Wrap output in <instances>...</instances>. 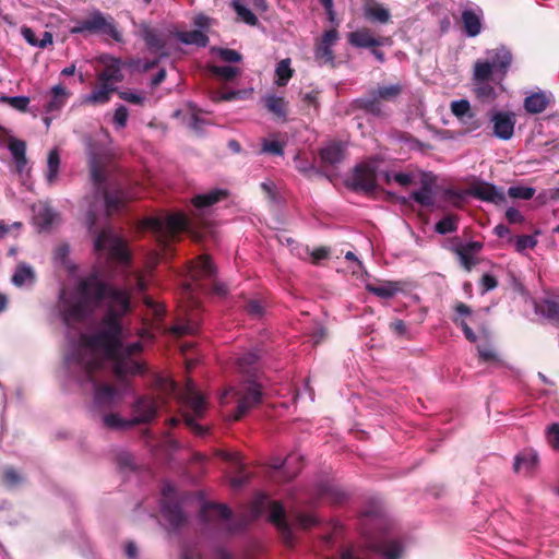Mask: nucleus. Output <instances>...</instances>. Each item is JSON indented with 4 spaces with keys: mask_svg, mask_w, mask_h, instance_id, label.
Here are the masks:
<instances>
[{
    "mask_svg": "<svg viewBox=\"0 0 559 559\" xmlns=\"http://www.w3.org/2000/svg\"><path fill=\"white\" fill-rule=\"evenodd\" d=\"M104 302L107 304V311L100 319L97 330L80 336L83 347L92 353L85 358L79 352V364L90 380L103 365L97 354L112 362L114 373L119 380L144 373L145 366L132 359L134 354L142 350V344L135 342L124 346L122 342L121 318L130 311V296L127 292L104 282L98 272L93 271L80 278L71 296L62 301V320L68 325L83 322Z\"/></svg>",
    "mask_w": 559,
    "mask_h": 559,
    "instance_id": "f257e3e1",
    "label": "nucleus"
},
{
    "mask_svg": "<svg viewBox=\"0 0 559 559\" xmlns=\"http://www.w3.org/2000/svg\"><path fill=\"white\" fill-rule=\"evenodd\" d=\"M512 56L504 47L487 50L486 59L478 60L474 67L473 84L478 98L493 100L498 91H502L503 81L511 64Z\"/></svg>",
    "mask_w": 559,
    "mask_h": 559,
    "instance_id": "f03ea898",
    "label": "nucleus"
},
{
    "mask_svg": "<svg viewBox=\"0 0 559 559\" xmlns=\"http://www.w3.org/2000/svg\"><path fill=\"white\" fill-rule=\"evenodd\" d=\"M266 508L270 509L269 520L280 531L283 542L287 546H293L294 535L292 526L287 521L284 507L278 501H270L267 496L263 493L255 496L250 504L249 513L241 515L237 523L229 527V531H240L246 528L252 521L261 516Z\"/></svg>",
    "mask_w": 559,
    "mask_h": 559,
    "instance_id": "7ed1b4c3",
    "label": "nucleus"
},
{
    "mask_svg": "<svg viewBox=\"0 0 559 559\" xmlns=\"http://www.w3.org/2000/svg\"><path fill=\"white\" fill-rule=\"evenodd\" d=\"M138 36H140L147 50L155 55L153 60H145L141 58L132 59L130 66L135 70L146 72L157 66L162 57L167 56V44L169 43L171 32L165 27L153 26L147 23H140L138 25Z\"/></svg>",
    "mask_w": 559,
    "mask_h": 559,
    "instance_id": "20e7f679",
    "label": "nucleus"
},
{
    "mask_svg": "<svg viewBox=\"0 0 559 559\" xmlns=\"http://www.w3.org/2000/svg\"><path fill=\"white\" fill-rule=\"evenodd\" d=\"M91 179L97 190L103 193L108 216L119 212L133 198L121 186L107 188L105 183V167L99 157L93 154L88 160Z\"/></svg>",
    "mask_w": 559,
    "mask_h": 559,
    "instance_id": "39448f33",
    "label": "nucleus"
},
{
    "mask_svg": "<svg viewBox=\"0 0 559 559\" xmlns=\"http://www.w3.org/2000/svg\"><path fill=\"white\" fill-rule=\"evenodd\" d=\"M261 396L260 383L255 380H247L236 388L225 390L219 396V402L223 405L234 402L236 414L233 419H239L260 403Z\"/></svg>",
    "mask_w": 559,
    "mask_h": 559,
    "instance_id": "423d86ee",
    "label": "nucleus"
},
{
    "mask_svg": "<svg viewBox=\"0 0 559 559\" xmlns=\"http://www.w3.org/2000/svg\"><path fill=\"white\" fill-rule=\"evenodd\" d=\"M71 34H104L110 36L115 41L123 40L121 32L117 28L115 20L105 15L99 10H93L85 19L73 20Z\"/></svg>",
    "mask_w": 559,
    "mask_h": 559,
    "instance_id": "0eeeda50",
    "label": "nucleus"
},
{
    "mask_svg": "<svg viewBox=\"0 0 559 559\" xmlns=\"http://www.w3.org/2000/svg\"><path fill=\"white\" fill-rule=\"evenodd\" d=\"M97 215L94 211H88L86 214V226L91 234H96L94 247L97 252L110 249L111 255L127 260L128 252L119 238H117L109 228H103L99 231L96 229Z\"/></svg>",
    "mask_w": 559,
    "mask_h": 559,
    "instance_id": "6e6552de",
    "label": "nucleus"
},
{
    "mask_svg": "<svg viewBox=\"0 0 559 559\" xmlns=\"http://www.w3.org/2000/svg\"><path fill=\"white\" fill-rule=\"evenodd\" d=\"M454 323L460 325L463 330L465 337L476 344L479 359L484 362H499V356L491 343L489 331L480 325L478 334H476L469 324L462 318H455Z\"/></svg>",
    "mask_w": 559,
    "mask_h": 559,
    "instance_id": "1a4fd4ad",
    "label": "nucleus"
},
{
    "mask_svg": "<svg viewBox=\"0 0 559 559\" xmlns=\"http://www.w3.org/2000/svg\"><path fill=\"white\" fill-rule=\"evenodd\" d=\"M141 228L152 231L160 248L165 250L175 240V213L168 214L166 219L162 217H147L142 222Z\"/></svg>",
    "mask_w": 559,
    "mask_h": 559,
    "instance_id": "9d476101",
    "label": "nucleus"
},
{
    "mask_svg": "<svg viewBox=\"0 0 559 559\" xmlns=\"http://www.w3.org/2000/svg\"><path fill=\"white\" fill-rule=\"evenodd\" d=\"M158 522L169 534L175 531V487L170 483L160 491Z\"/></svg>",
    "mask_w": 559,
    "mask_h": 559,
    "instance_id": "9b49d317",
    "label": "nucleus"
},
{
    "mask_svg": "<svg viewBox=\"0 0 559 559\" xmlns=\"http://www.w3.org/2000/svg\"><path fill=\"white\" fill-rule=\"evenodd\" d=\"M489 120L492 124V133L496 138L508 141L513 136L516 117L514 112L493 110Z\"/></svg>",
    "mask_w": 559,
    "mask_h": 559,
    "instance_id": "f8f14e48",
    "label": "nucleus"
},
{
    "mask_svg": "<svg viewBox=\"0 0 559 559\" xmlns=\"http://www.w3.org/2000/svg\"><path fill=\"white\" fill-rule=\"evenodd\" d=\"M142 437L151 444L152 453L156 461L162 464L171 463L175 453V441L170 435H166L157 442H154L151 431L146 428L142 431Z\"/></svg>",
    "mask_w": 559,
    "mask_h": 559,
    "instance_id": "ddd939ff",
    "label": "nucleus"
},
{
    "mask_svg": "<svg viewBox=\"0 0 559 559\" xmlns=\"http://www.w3.org/2000/svg\"><path fill=\"white\" fill-rule=\"evenodd\" d=\"M377 180V163L368 160L357 165L354 169L353 185L356 189L372 190Z\"/></svg>",
    "mask_w": 559,
    "mask_h": 559,
    "instance_id": "4468645a",
    "label": "nucleus"
},
{
    "mask_svg": "<svg viewBox=\"0 0 559 559\" xmlns=\"http://www.w3.org/2000/svg\"><path fill=\"white\" fill-rule=\"evenodd\" d=\"M215 454L222 460L228 462L237 474L230 479V485L234 488H239L249 481V475L245 473L246 465L242 462V457L239 452L217 450Z\"/></svg>",
    "mask_w": 559,
    "mask_h": 559,
    "instance_id": "2eb2a0df",
    "label": "nucleus"
},
{
    "mask_svg": "<svg viewBox=\"0 0 559 559\" xmlns=\"http://www.w3.org/2000/svg\"><path fill=\"white\" fill-rule=\"evenodd\" d=\"M215 272V267L212 264V261L206 255L199 257L195 261H192L188 269L187 273L189 278L193 283H189L187 288L195 289L199 287L198 281L201 278L211 277Z\"/></svg>",
    "mask_w": 559,
    "mask_h": 559,
    "instance_id": "dca6fc26",
    "label": "nucleus"
},
{
    "mask_svg": "<svg viewBox=\"0 0 559 559\" xmlns=\"http://www.w3.org/2000/svg\"><path fill=\"white\" fill-rule=\"evenodd\" d=\"M338 39V32L335 28L323 33L321 39L316 44L314 57L320 64L332 63L334 53L332 47Z\"/></svg>",
    "mask_w": 559,
    "mask_h": 559,
    "instance_id": "f3484780",
    "label": "nucleus"
},
{
    "mask_svg": "<svg viewBox=\"0 0 559 559\" xmlns=\"http://www.w3.org/2000/svg\"><path fill=\"white\" fill-rule=\"evenodd\" d=\"M539 465V457L533 449H524L514 457L513 471L525 476L533 475Z\"/></svg>",
    "mask_w": 559,
    "mask_h": 559,
    "instance_id": "a211bd4d",
    "label": "nucleus"
},
{
    "mask_svg": "<svg viewBox=\"0 0 559 559\" xmlns=\"http://www.w3.org/2000/svg\"><path fill=\"white\" fill-rule=\"evenodd\" d=\"M34 224L39 231L49 230L52 225L59 219V214L48 204L40 202L33 206Z\"/></svg>",
    "mask_w": 559,
    "mask_h": 559,
    "instance_id": "6ab92c4d",
    "label": "nucleus"
},
{
    "mask_svg": "<svg viewBox=\"0 0 559 559\" xmlns=\"http://www.w3.org/2000/svg\"><path fill=\"white\" fill-rule=\"evenodd\" d=\"M163 402L151 395H144L138 399L134 404V412L136 415L132 419H155L158 416V409Z\"/></svg>",
    "mask_w": 559,
    "mask_h": 559,
    "instance_id": "aec40b11",
    "label": "nucleus"
},
{
    "mask_svg": "<svg viewBox=\"0 0 559 559\" xmlns=\"http://www.w3.org/2000/svg\"><path fill=\"white\" fill-rule=\"evenodd\" d=\"M471 194L481 201L490 202L497 205L506 202L503 190L487 182L474 186L471 189Z\"/></svg>",
    "mask_w": 559,
    "mask_h": 559,
    "instance_id": "412c9836",
    "label": "nucleus"
},
{
    "mask_svg": "<svg viewBox=\"0 0 559 559\" xmlns=\"http://www.w3.org/2000/svg\"><path fill=\"white\" fill-rule=\"evenodd\" d=\"M401 93V86L393 84L389 86H380L373 93V99L364 100V107L367 111L379 115L380 107L378 99H393Z\"/></svg>",
    "mask_w": 559,
    "mask_h": 559,
    "instance_id": "4be33fe9",
    "label": "nucleus"
},
{
    "mask_svg": "<svg viewBox=\"0 0 559 559\" xmlns=\"http://www.w3.org/2000/svg\"><path fill=\"white\" fill-rule=\"evenodd\" d=\"M228 191L222 188H215L204 193H200L192 199V205L195 210L203 212L207 207L227 199Z\"/></svg>",
    "mask_w": 559,
    "mask_h": 559,
    "instance_id": "5701e85b",
    "label": "nucleus"
},
{
    "mask_svg": "<svg viewBox=\"0 0 559 559\" xmlns=\"http://www.w3.org/2000/svg\"><path fill=\"white\" fill-rule=\"evenodd\" d=\"M535 311L559 324V296L547 295L534 302Z\"/></svg>",
    "mask_w": 559,
    "mask_h": 559,
    "instance_id": "b1692460",
    "label": "nucleus"
},
{
    "mask_svg": "<svg viewBox=\"0 0 559 559\" xmlns=\"http://www.w3.org/2000/svg\"><path fill=\"white\" fill-rule=\"evenodd\" d=\"M348 43L357 48H374L381 46L383 40L373 36L368 28H360L348 34Z\"/></svg>",
    "mask_w": 559,
    "mask_h": 559,
    "instance_id": "393cba45",
    "label": "nucleus"
},
{
    "mask_svg": "<svg viewBox=\"0 0 559 559\" xmlns=\"http://www.w3.org/2000/svg\"><path fill=\"white\" fill-rule=\"evenodd\" d=\"M116 91H117V88L112 84L97 82V86L91 92V94L83 97L82 104H84V105L107 104L111 98V94Z\"/></svg>",
    "mask_w": 559,
    "mask_h": 559,
    "instance_id": "a878e982",
    "label": "nucleus"
},
{
    "mask_svg": "<svg viewBox=\"0 0 559 559\" xmlns=\"http://www.w3.org/2000/svg\"><path fill=\"white\" fill-rule=\"evenodd\" d=\"M248 3L253 5L257 9L265 10V1L264 0H235L233 2V7L237 13V16L248 25H255L258 19L257 16L246 7L243 3Z\"/></svg>",
    "mask_w": 559,
    "mask_h": 559,
    "instance_id": "bb28decb",
    "label": "nucleus"
},
{
    "mask_svg": "<svg viewBox=\"0 0 559 559\" xmlns=\"http://www.w3.org/2000/svg\"><path fill=\"white\" fill-rule=\"evenodd\" d=\"M50 99L45 105L46 112L59 111L68 102L71 92L62 84H57L50 90Z\"/></svg>",
    "mask_w": 559,
    "mask_h": 559,
    "instance_id": "cd10ccee",
    "label": "nucleus"
},
{
    "mask_svg": "<svg viewBox=\"0 0 559 559\" xmlns=\"http://www.w3.org/2000/svg\"><path fill=\"white\" fill-rule=\"evenodd\" d=\"M8 148L14 159L17 171L22 173L27 165L26 142L14 136H9Z\"/></svg>",
    "mask_w": 559,
    "mask_h": 559,
    "instance_id": "c85d7f7f",
    "label": "nucleus"
},
{
    "mask_svg": "<svg viewBox=\"0 0 559 559\" xmlns=\"http://www.w3.org/2000/svg\"><path fill=\"white\" fill-rule=\"evenodd\" d=\"M322 163L326 165H336L345 157V145L341 142H331L320 151Z\"/></svg>",
    "mask_w": 559,
    "mask_h": 559,
    "instance_id": "c756f323",
    "label": "nucleus"
},
{
    "mask_svg": "<svg viewBox=\"0 0 559 559\" xmlns=\"http://www.w3.org/2000/svg\"><path fill=\"white\" fill-rule=\"evenodd\" d=\"M200 326V313L198 310H192L185 313V317H177V336L181 334H194Z\"/></svg>",
    "mask_w": 559,
    "mask_h": 559,
    "instance_id": "7c9ffc66",
    "label": "nucleus"
},
{
    "mask_svg": "<svg viewBox=\"0 0 559 559\" xmlns=\"http://www.w3.org/2000/svg\"><path fill=\"white\" fill-rule=\"evenodd\" d=\"M183 400L197 415L202 414L206 406L205 397L192 382H188L183 394Z\"/></svg>",
    "mask_w": 559,
    "mask_h": 559,
    "instance_id": "2f4dec72",
    "label": "nucleus"
},
{
    "mask_svg": "<svg viewBox=\"0 0 559 559\" xmlns=\"http://www.w3.org/2000/svg\"><path fill=\"white\" fill-rule=\"evenodd\" d=\"M252 92H253L252 88L229 90V91L213 90L210 92V98L213 103L230 102V100H236V99H247L251 96Z\"/></svg>",
    "mask_w": 559,
    "mask_h": 559,
    "instance_id": "473e14b6",
    "label": "nucleus"
},
{
    "mask_svg": "<svg viewBox=\"0 0 559 559\" xmlns=\"http://www.w3.org/2000/svg\"><path fill=\"white\" fill-rule=\"evenodd\" d=\"M201 516L205 522H210L215 519L228 520L231 516V510L225 504L207 503L203 506Z\"/></svg>",
    "mask_w": 559,
    "mask_h": 559,
    "instance_id": "72a5a7b5",
    "label": "nucleus"
},
{
    "mask_svg": "<svg viewBox=\"0 0 559 559\" xmlns=\"http://www.w3.org/2000/svg\"><path fill=\"white\" fill-rule=\"evenodd\" d=\"M549 102L550 99L545 93H534L525 98L524 107L530 114H539L546 109Z\"/></svg>",
    "mask_w": 559,
    "mask_h": 559,
    "instance_id": "f704fd0d",
    "label": "nucleus"
},
{
    "mask_svg": "<svg viewBox=\"0 0 559 559\" xmlns=\"http://www.w3.org/2000/svg\"><path fill=\"white\" fill-rule=\"evenodd\" d=\"M35 282V272L32 266L27 265L26 263H20L16 266V270L14 274L12 275V283L17 286L22 287L23 285Z\"/></svg>",
    "mask_w": 559,
    "mask_h": 559,
    "instance_id": "c9c22d12",
    "label": "nucleus"
},
{
    "mask_svg": "<svg viewBox=\"0 0 559 559\" xmlns=\"http://www.w3.org/2000/svg\"><path fill=\"white\" fill-rule=\"evenodd\" d=\"M264 106L266 109L278 118L286 117L287 103L283 97L274 94H269L263 98Z\"/></svg>",
    "mask_w": 559,
    "mask_h": 559,
    "instance_id": "e433bc0d",
    "label": "nucleus"
},
{
    "mask_svg": "<svg viewBox=\"0 0 559 559\" xmlns=\"http://www.w3.org/2000/svg\"><path fill=\"white\" fill-rule=\"evenodd\" d=\"M117 390L109 384H99L95 386L94 401L98 406L109 405L116 397Z\"/></svg>",
    "mask_w": 559,
    "mask_h": 559,
    "instance_id": "4c0bfd02",
    "label": "nucleus"
},
{
    "mask_svg": "<svg viewBox=\"0 0 559 559\" xmlns=\"http://www.w3.org/2000/svg\"><path fill=\"white\" fill-rule=\"evenodd\" d=\"M462 20L464 23L465 31L468 36H476L480 33L481 23L480 16L477 12L473 10H465L462 13Z\"/></svg>",
    "mask_w": 559,
    "mask_h": 559,
    "instance_id": "58836bf2",
    "label": "nucleus"
},
{
    "mask_svg": "<svg viewBox=\"0 0 559 559\" xmlns=\"http://www.w3.org/2000/svg\"><path fill=\"white\" fill-rule=\"evenodd\" d=\"M177 41H181L187 45H195L198 47H205L207 45L209 38L201 31H190V32H177Z\"/></svg>",
    "mask_w": 559,
    "mask_h": 559,
    "instance_id": "ea45409f",
    "label": "nucleus"
},
{
    "mask_svg": "<svg viewBox=\"0 0 559 559\" xmlns=\"http://www.w3.org/2000/svg\"><path fill=\"white\" fill-rule=\"evenodd\" d=\"M367 289L376 296L390 298L401 290L397 282H384L379 285H368Z\"/></svg>",
    "mask_w": 559,
    "mask_h": 559,
    "instance_id": "a19ab883",
    "label": "nucleus"
},
{
    "mask_svg": "<svg viewBox=\"0 0 559 559\" xmlns=\"http://www.w3.org/2000/svg\"><path fill=\"white\" fill-rule=\"evenodd\" d=\"M365 16L368 20L386 23L390 20V12L386 8L379 3L367 4L365 7Z\"/></svg>",
    "mask_w": 559,
    "mask_h": 559,
    "instance_id": "79ce46f5",
    "label": "nucleus"
},
{
    "mask_svg": "<svg viewBox=\"0 0 559 559\" xmlns=\"http://www.w3.org/2000/svg\"><path fill=\"white\" fill-rule=\"evenodd\" d=\"M60 167V155L57 148H53L49 152L47 158V173L46 179L49 185H53L57 180L58 173Z\"/></svg>",
    "mask_w": 559,
    "mask_h": 559,
    "instance_id": "37998d69",
    "label": "nucleus"
},
{
    "mask_svg": "<svg viewBox=\"0 0 559 559\" xmlns=\"http://www.w3.org/2000/svg\"><path fill=\"white\" fill-rule=\"evenodd\" d=\"M302 457L297 454H289L284 460L285 479L287 481L294 479L302 468Z\"/></svg>",
    "mask_w": 559,
    "mask_h": 559,
    "instance_id": "c03bdc74",
    "label": "nucleus"
},
{
    "mask_svg": "<svg viewBox=\"0 0 559 559\" xmlns=\"http://www.w3.org/2000/svg\"><path fill=\"white\" fill-rule=\"evenodd\" d=\"M320 497L334 504H340L346 500L347 495L335 486L325 485L320 489Z\"/></svg>",
    "mask_w": 559,
    "mask_h": 559,
    "instance_id": "a18cd8bd",
    "label": "nucleus"
},
{
    "mask_svg": "<svg viewBox=\"0 0 559 559\" xmlns=\"http://www.w3.org/2000/svg\"><path fill=\"white\" fill-rule=\"evenodd\" d=\"M276 80L275 83L278 86H285L290 78L293 76V70L290 68V59L281 60L275 69Z\"/></svg>",
    "mask_w": 559,
    "mask_h": 559,
    "instance_id": "49530a36",
    "label": "nucleus"
},
{
    "mask_svg": "<svg viewBox=\"0 0 559 559\" xmlns=\"http://www.w3.org/2000/svg\"><path fill=\"white\" fill-rule=\"evenodd\" d=\"M377 550L381 552L385 559H400L403 548L397 540H388L377 547Z\"/></svg>",
    "mask_w": 559,
    "mask_h": 559,
    "instance_id": "de8ad7c7",
    "label": "nucleus"
},
{
    "mask_svg": "<svg viewBox=\"0 0 559 559\" xmlns=\"http://www.w3.org/2000/svg\"><path fill=\"white\" fill-rule=\"evenodd\" d=\"M259 355L257 350L250 349L236 358V362L242 372L249 373L258 361Z\"/></svg>",
    "mask_w": 559,
    "mask_h": 559,
    "instance_id": "09e8293b",
    "label": "nucleus"
},
{
    "mask_svg": "<svg viewBox=\"0 0 559 559\" xmlns=\"http://www.w3.org/2000/svg\"><path fill=\"white\" fill-rule=\"evenodd\" d=\"M383 177L386 183H391L392 181H394L401 187H407L414 180L413 173L386 171L383 174Z\"/></svg>",
    "mask_w": 559,
    "mask_h": 559,
    "instance_id": "8fccbe9b",
    "label": "nucleus"
},
{
    "mask_svg": "<svg viewBox=\"0 0 559 559\" xmlns=\"http://www.w3.org/2000/svg\"><path fill=\"white\" fill-rule=\"evenodd\" d=\"M412 199L423 206H430L435 202V195L430 187L424 185L412 193Z\"/></svg>",
    "mask_w": 559,
    "mask_h": 559,
    "instance_id": "3c124183",
    "label": "nucleus"
},
{
    "mask_svg": "<svg viewBox=\"0 0 559 559\" xmlns=\"http://www.w3.org/2000/svg\"><path fill=\"white\" fill-rule=\"evenodd\" d=\"M122 80V74L120 69L115 66L106 67L97 76V82L112 84L115 82H120Z\"/></svg>",
    "mask_w": 559,
    "mask_h": 559,
    "instance_id": "603ef678",
    "label": "nucleus"
},
{
    "mask_svg": "<svg viewBox=\"0 0 559 559\" xmlns=\"http://www.w3.org/2000/svg\"><path fill=\"white\" fill-rule=\"evenodd\" d=\"M450 110L457 121L473 111L471 103L467 99L452 100L450 104Z\"/></svg>",
    "mask_w": 559,
    "mask_h": 559,
    "instance_id": "864d4df0",
    "label": "nucleus"
},
{
    "mask_svg": "<svg viewBox=\"0 0 559 559\" xmlns=\"http://www.w3.org/2000/svg\"><path fill=\"white\" fill-rule=\"evenodd\" d=\"M210 71L213 75L229 81L240 73L239 68L231 66H212Z\"/></svg>",
    "mask_w": 559,
    "mask_h": 559,
    "instance_id": "5fc2aeb1",
    "label": "nucleus"
},
{
    "mask_svg": "<svg viewBox=\"0 0 559 559\" xmlns=\"http://www.w3.org/2000/svg\"><path fill=\"white\" fill-rule=\"evenodd\" d=\"M23 481V477L19 474V472L12 467L8 466L3 469L2 473V483L8 488H14L19 486Z\"/></svg>",
    "mask_w": 559,
    "mask_h": 559,
    "instance_id": "6e6d98bb",
    "label": "nucleus"
},
{
    "mask_svg": "<svg viewBox=\"0 0 559 559\" xmlns=\"http://www.w3.org/2000/svg\"><path fill=\"white\" fill-rule=\"evenodd\" d=\"M457 228V221L454 215H447L436 224V231L445 235L455 231Z\"/></svg>",
    "mask_w": 559,
    "mask_h": 559,
    "instance_id": "4d7b16f0",
    "label": "nucleus"
},
{
    "mask_svg": "<svg viewBox=\"0 0 559 559\" xmlns=\"http://www.w3.org/2000/svg\"><path fill=\"white\" fill-rule=\"evenodd\" d=\"M261 153L282 156L284 154V145L280 141L274 139H263L261 145Z\"/></svg>",
    "mask_w": 559,
    "mask_h": 559,
    "instance_id": "13d9d810",
    "label": "nucleus"
},
{
    "mask_svg": "<svg viewBox=\"0 0 559 559\" xmlns=\"http://www.w3.org/2000/svg\"><path fill=\"white\" fill-rule=\"evenodd\" d=\"M459 122L467 133L475 132L479 130L483 126L481 119L477 118L474 111L466 115L463 119H460Z\"/></svg>",
    "mask_w": 559,
    "mask_h": 559,
    "instance_id": "bf43d9fd",
    "label": "nucleus"
},
{
    "mask_svg": "<svg viewBox=\"0 0 559 559\" xmlns=\"http://www.w3.org/2000/svg\"><path fill=\"white\" fill-rule=\"evenodd\" d=\"M193 346L192 343L190 342H178L177 341V350L180 349V352L182 353L183 357H185V364H186V368L188 370L192 369V367L194 366V364L198 362V355L197 354H192L191 356L188 354L189 349Z\"/></svg>",
    "mask_w": 559,
    "mask_h": 559,
    "instance_id": "052dcab7",
    "label": "nucleus"
},
{
    "mask_svg": "<svg viewBox=\"0 0 559 559\" xmlns=\"http://www.w3.org/2000/svg\"><path fill=\"white\" fill-rule=\"evenodd\" d=\"M508 194L514 199L531 200L535 194V189L531 187L513 186L509 188Z\"/></svg>",
    "mask_w": 559,
    "mask_h": 559,
    "instance_id": "680f3d73",
    "label": "nucleus"
},
{
    "mask_svg": "<svg viewBox=\"0 0 559 559\" xmlns=\"http://www.w3.org/2000/svg\"><path fill=\"white\" fill-rule=\"evenodd\" d=\"M1 100L22 112L27 110L29 104V98L26 96H3Z\"/></svg>",
    "mask_w": 559,
    "mask_h": 559,
    "instance_id": "e2e57ef3",
    "label": "nucleus"
},
{
    "mask_svg": "<svg viewBox=\"0 0 559 559\" xmlns=\"http://www.w3.org/2000/svg\"><path fill=\"white\" fill-rule=\"evenodd\" d=\"M212 52L217 55L225 62H239L241 61V55L228 48H212Z\"/></svg>",
    "mask_w": 559,
    "mask_h": 559,
    "instance_id": "0e129e2a",
    "label": "nucleus"
},
{
    "mask_svg": "<svg viewBox=\"0 0 559 559\" xmlns=\"http://www.w3.org/2000/svg\"><path fill=\"white\" fill-rule=\"evenodd\" d=\"M537 245V240L534 236L523 235L515 239V250L518 252H524L526 249H533Z\"/></svg>",
    "mask_w": 559,
    "mask_h": 559,
    "instance_id": "69168bd1",
    "label": "nucleus"
},
{
    "mask_svg": "<svg viewBox=\"0 0 559 559\" xmlns=\"http://www.w3.org/2000/svg\"><path fill=\"white\" fill-rule=\"evenodd\" d=\"M295 525L308 530L318 523V520L312 514L297 513L294 518Z\"/></svg>",
    "mask_w": 559,
    "mask_h": 559,
    "instance_id": "338daca9",
    "label": "nucleus"
},
{
    "mask_svg": "<svg viewBox=\"0 0 559 559\" xmlns=\"http://www.w3.org/2000/svg\"><path fill=\"white\" fill-rule=\"evenodd\" d=\"M547 438L549 444L559 451V424L555 423L548 428Z\"/></svg>",
    "mask_w": 559,
    "mask_h": 559,
    "instance_id": "774afa93",
    "label": "nucleus"
}]
</instances>
